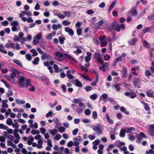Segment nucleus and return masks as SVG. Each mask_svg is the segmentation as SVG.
I'll return each mask as SVG.
<instances>
[{
  "label": "nucleus",
  "instance_id": "obj_46",
  "mask_svg": "<svg viewBox=\"0 0 154 154\" xmlns=\"http://www.w3.org/2000/svg\"><path fill=\"white\" fill-rule=\"evenodd\" d=\"M42 32H40L38 33L36 35H35L34 37L35 38V39H37L39 40L42 37Z\"/></svg>",
  "mask_w": 154,
  "mask_h": 154
},
{
  "label": "nucleus",
  "instance_id": "obj_64",
  "mask_svg": "<svg viewBox=\"0 0 154 154\" xmlns=\"http://www.w3.org/2000/svg\"><path fill=\"white\" fill-rule=\"evenodd\" d=\"M82 29L81 28H78L77 29V33L78 35H81Z\"/></svg>",
  "mask_w": 154,
  "mask_h": 154
},
{
  "label": "nucleus",
  "instance_id": "obj_50",
  "mask_svg": "<svg viewBox=\"0 0 154 154\" xmlns=\"http://www.w3.org/2000/svg\"><path fill=\"white\" fill-rule=\"evenodd\" d=\"M71 22L67 20H64L62 22L63 24L65 26H67L71 24Z\"/></svg>",
  "mask_w": 154,
  "mask_h": 154
},
{
  "label": "nucleus",
  "instance_id": "obj_58",
  "mask_svg": "<svg viewBox=\"0 0 154 154\" xmlns=\"http://www.w3.org/2000/svg\"><path fill=\"white\" fill-rule=\"evenodd\" d=\"M135 136L133 135L129 134L128 135V138L131 141L134 140L135 138Z\"/></svg>",
  "mask_w": 154,
  "mask_h": 154
},
{
  "label": "nucleus",
  "instance_id": "obj_17",
  "mask_svg": "<svg viewBox=\"0 0 154 154\" xmlns=\"http://www.w3.org/2000/svg\"><path fill=\"white\" fill-rule=\"evenodd\" d=\"M42 59L43 60H45L46 59H51L52 57L49 55L48 54L46 53H44L43 55L42 56Z\"/></svg>",
  "mask_w": 154,
  "mask_h": 154
},
{
  "label": "nucleus",
  "instance_id": "obj_32",
  "mask_svg": "<svg viewBox=\"0 0 154 154\" xmlns=\"http://www.w3.org/2000/svg\"><path fill=\"white\" fill-rule=\"evenodd\" d=\"M49 132L52 136H54L57 134H56L58 132V131L57 129L55 128L52 130L50 129Z\"/></svg>",
  "mask_w": 154,
  "mask_h": 154
},
{
  "label": "nucleus",
  "instance_id": "obj_20",
  "mask_svg": "<svg viewBox=\"0 0 154 154\" xmlns=\"http://www.w3.org/2000/svg\"><path fill=\"white\" fill-rule=\"evenodd\" d=\"M126 133H131L133 131H135V129L133 127L125 128Z\"/></svg>",
  "mask_w": 154,
  "mask_h": 154
},
{
  "label": "nucleus",
  "instance_id": "obj_61",
  "mask_svg": "<svg viewBox=\"0 0 154 154\" xmlns=\"http://www.w3.org/2000/svg\"><path fill=\"white\" fill-rule=\"evenodd\" d=\"M90 110L89 109H86L84 111V113L87 116L89 115L90 114Z\"/></svg>",
  "mask_w": 154,
  "mask_h": 154
},
{
  "label": "nucleus",
  "instance_id": "obj_63",
  "mask_svg": "<svg viewBox=\"0 0 154 154\" xmlns=\"http://www.w3.org/2000/svg\"><path fill=\"white\" fill-rule=\"evenodd\" d=\"M2 25L4 26H7L9 24V22L7 20L3 21L1 23Z\"/></svg>",
  "mask_w": 154,
  "mask_h": 154
},
{
  "label": "nucleus",
  "instance_id": "obj_28",
  "mask_svg": "<svg viewBox=\"0 0 154 154\" xmlns=\"http://www.w3.org/2000/svg\"><path fill=\"white\" fill-rule=\"evenodd\" d=\"M125 132H126L125 128L122 129L119 134L120 136L121 137H124L125 136Z\"/></svg>",
  "mask_w": 154,
  "mask_h": 154
},
{
  "label": "nucleus",
  "instance_id": "obj_33",
  "mask_svg": "<svg viewBox=\"0 0 154 154\" xmlns=\"http://www.w3.org/2000/svg\"><path fill=\"white\" fill-rule=\"evenodd\" d=\"M98 97V95L96 93H94L90 96V99L93 100H95Z\"/></svg>",
  "mask_w": 154,
  "mask_h": 154
},
{
  "label": "nucleus",
  "instance_id": "obj_9",
  "mask_svg": "<svg viewBox=\"0 0 154 154\" xmlns=\"http://www.w3.org/2000/svg\"><path fill=\"white\" fill-rule=\"evenodd\" d=\"M149 126L150 127L148 131L150 135L154 136V124L150 125Z\"/></svg>",
  "mask_w": 154,
  "mask_h": 154
},
{
  "label": "nucleus",
  "instance_id": "obj_48",
  "mask_svg": "<svg viewBox=\"0 0 154 154\" xmlns=\"http://www.w3.org/2000/svg\"><path fill=\"white\" fill-rule=\"evenodd\" d=\"M120 110L122 112H124L127 115H128L129 114V112H128L125 111L126 109L123 106H122L120 108Z\"/></svg>",
  "mask_w": 154,
  "mask_h": 154
},
{
  "label": "nucleus",
  "instance_id": "obj_24",
  "mask_svg": "<svg viewBox=\"0 0 154 154\" xmlns=\"http://www.w3.org/2000/svg\"><path fill=\"white\" fill-rule=\"evenodd\" d=\"M0 51L5 54H6L7 53L6 50L5 49V47L3 44H0Z\"/></svg>",
  "mask_w": 154,
  "mask_h": 154
},
{
  "label": "nucleus",
  "instance_id": "obj_14",
  "mask_svg": "<svg viewBox=\"0 0 154 154\" xmlns=\"http://www.w3.org/2000/svg\"><path fill=\"white\" fill-rule=\"evenodd\" d=\"M65 31L68 32L69 34L71 36H73L74 34V32L72 29L69 27H66L65 29Z\"/></svg>",
  "mask_w": 154,
  "mask_h": 154
},
{
  "label": "nucleus",
  "instance_id": "obj_11",
  "mask_svg": "<svg viewBox=\"0 0 154 154\" xmlns=\"http://www.w3.org/2000/svg\"><path fill=\"white\" fill-rule=\"evenodd\" d=\"M86 54L87 56L85 57V61L86 63H88L91 60L92 54L90 52H87Z\"/></svg>",
  "mask_w": 154,
  "mask_h": 154
},
{
  "label": "nucleus",
  "instance_id": "obj_18",
  "mask_svg": "<svg viewBox=\"0 0 154 154\" xmlns=\"http://www.w3.org/2000/svg\"><path fill=\"white\" fill-rule=\"evenodd\" d=\"M64 55L65 59H69L70 60L74 62H75V63H77V61L70 55L67 54L65 53V54H64Z\"/></svg>",
  "mask_w": 154,
  "mask_h": 154
},
{
  "label": "nucleus",
  "instance_id": "obj_41",
  "mask_svg": "<svg viewBox=\"0 0 154 154\" xmlns=\"http://www.w3.org/2000/svg\"><path fill=\"white\" fill-rule=\"evenodd\" d=\"M16 102L18 104H24L25 103V101L23 100H20L19 99H16Z\"/></svg>",
  "mask_w": 154,
  "mask_h": 154
},
{
  "label": "nucleus",
  "instance_id": "obj_21",
  "mask_svg": "<svg viewBox=\"0 0 154 154\" xmlns=\"http://www.w3.org/2000/svg\"><path fill=\"white\" fill-rule=\"evenodd\" d=\"M137 14L136 11L134 9H132L128 13V15L132 16L136 15Z\"/></svg>",
  "mask_w": 154,
  "mask_h": 154
},
{
  "label": "nucleus",
  "instance_id": "obj_16",
  "mask_svg": "<svg viewBox=\"0 0 154 154\" xmlns=\"http://www.w3.org/2000/svg\"><path fill=\"white\" fill-rule=\"evenodd\" d=\"M56 32L55 31H53L51 33H49L46 37V38L48 40H51L52 39L53 36L56 35Z\"/></svg>",
  "mask_w": 154,
  "mask_h": 154
},
{
  "label": "nucleus",
  "instance_id": "obj_40",
  "mask_svg": "<svg viewBox=\"0 0 154 154\" xmlns=\"http://www.w3.org/2000/svg\"><path fill=\"white\" fill-rule=\"evenodd\" d=\"M79 75L85 79L89 81H92V79H91L89 78L88 76L85 75H84L80 73H79Z\"/></svg>",
  "mask_w": 154,
  "mask_h": 154
},
{
  "label": "nucleus",
  "instance_id": "obj_43",
  "mask_svg": "<svg viewBox=\"0 0 154 154\" xmlns=\"http://www.w3.org/2000/svg\"><path fill=\"white\" fill-rule=\"evenodd\" d=\"M14 45V43H7L6 44L5 46L6 48H12L13 49Z\"/></svg>",
  "mask_w": 154,
  "mask_h": 154
},
{
  "label": "nucleus",
  "instance_id": "obj_56",
  "mask_svg": "<svg viewBox=\"0 0 154 154\" xmlns=\"http://www.w3.org/2000/svg\"><path fill=\"white\" fill-rule=\"evenodd\" d=\"M110 58V56L107 54H105L103 57V59L105 61H108Z\"/></svg>",
  "mask_w": 154,
  "mask_h": 154
},
{
  "label": "nucleus",
  "instance_id": "obj_1",
  "mask_svg": "<svg viewBox=\"0 0 154 154\" xmlns=\"http://www.w3.org/2000/svg\"><path fill=\"white\" fill-rule=\"evenodd\" d=\"M18 81L17 83L18 86L21 88H28L31 86L30 80L25 76L19 75L17 77Z\"/></svg>",
  "mask_w": 154,
  "mask_h": 154
},
{
  "label": "nucleus",
  "instance_id": "obj_54",
  "mask_svg": "<svg viewBox=\"0 0 154 154\" xmlns=\"http://www.w3.org/2000/svg\"><path fill=\"white\" fill-rule=\"evenodd\" d=\"M8 128V127L6 125L2 124H0V128L4 130H6Z\"/></svg>",
  "mask_w": 154,
  "mask_h": 154
},
{
  "label": "nucleus",
  "instance_id": "obj_29",
  "mask_svg": "<svg viewBox=\"0 0 154 154\" xmlns=\"http://www.w3.org/2000/svg\"><path fill=\"white\" fill-rule=\"evenodd\" d=\"M62 137L61 135L59 134H57L53 138L54 140L55 141H58L60 140Z\"/></svg>",
  "mask_w": 154,
  "mask_h": 154
},
{
  "label": "nucleus",
  "instance_id": "obj_52",
  "mask_svg": "<svg viewBox=\"0 0 154 154\" xmlns=\"http://www.w3.org/2000/svg\"><path fill=\"white\" fill-rule=\"evenodd\" d=\"M12 123V120L10 118H8L6 121V123L8 125H11Z\"/></svg>",
  "mask_w": 154,
  "mask_h": 154
},
{
  "label": "nucleus",
  "instance_id": "obj_15",
  "mask_svg": "<svg viewBox=\"0 0 154 154\" xmlns=\"http://www.w3.org/2000/svg\"><path fill=\"white\" fill-rule=\"evenodd\" d=\"M56 10L54 11V15L57 16L59 18L61 19H64L66 17V16L64 14H63L60 13V12H55V11H56Z\"/></svg>",
  "mask_w": 154,
  "mask_h": 154
},
{
  "label": "nucleus",
  "instance_id": "obj_49",
  "mask_svg": "<svg viewBox=\"0 0 154 154\" xmlns=\"http://www.w3.org/2000/svg\"><path fill=\"white\" fill-rule=\"evenodd\" d=\"M137 97V94L134 91L131 92V94L130 97L131 99H134Z\"/></svg>",
  "mask_w": 154,
  "mask_h": 154
},
{
  "label": "nucleus",
  "instance_id": "obj_53",
  "mask_svg": "<svg viewBox=\"0 0 154 154\" xmlns=\"http://www.w3.org/2000/svg\"><path fill=\"white\" fill-rule=\"evenodd\" d=\"M25 57L27 60L29 61H30L32 59V56L31 54H26Z\"/></svg>",
  "mask_w": 154,
  "mask_h": 154
},
{
  "label": "nucleus",
  "instance_id": "obj_22",
  "mask_svg": "<svg viewBox=\"0 0 154 154\" xmlns=\"http://www.w3.org/2000/svg\"><path fill=\"white\" fill-rule=\"evenodd\" d=\"M148 97H154V92L151 90H148L146 92Z\"/></svg>",
  "mask_w": 154,
  "mask_h": 154
},
{
  "label": "nucleus",
  "instance_id": "obj_62",
  "mask_svg": "<svg viewBox=\"0 0 154 154\" xmlns=\"http://www.w3.org/2000/svg\"><path fill=\"white\" fill-rule=\"evenodd\" d=\"M64 15L67 17H70L71 14V12L70 11H65L63 12Z\"/></svg>",
  "mask_w": 154,
  "mask_h": 154
},
{
  "label": "nucleus",
  "instance_id": "obj_34",
  "mask_svg": "<svg viewBox=\"0 0 154 154\" xmlns=\"http://www.w3.org/2000/svg\"><path fill=\"white\" fill-rule=\"evenodd\" d=\"M53 68L54 70V72L56 73H58L61 71V70L59 69L58 66L56 64H54Z\"/></svg>",
  "mask_w": 154,
  "mask_h": 154
},
{
  "label": "nucleus",
  "instance_id": "obj_44",
  "mask_svg": "<svg viewBox=\"0 0 154 154\" xmlns=\"http://www.w3.org/2000/svg\"><path fill=\"white\" fill-rule=\"evenodd\" d=\"M106 118L107 122L110 124L113 123V121L110 119L109 117L108 114H106Z\"/></svg>",
  "mask_w": 154,
  "mask_h": 154
},
{
  "label": "nucleus",
  "instance_id": "obj_47",
  "mask_svg": "<svg viewBox=\"0 0 154 154\" xmlns=\"http://www.w3.org/2000/svg\"><path fill=\"white\" fill-rule=\"evenodd\" d=\"M58 131L60 133L64 132L66 130L65 128L63 126L60 127L58 129Z\"/></svg>",
  "mask_w": 154,
  "mask_h": 154
},
{
  "label": "nucleus",
  "instance_id": "obj_60",
  "mask_svg": "<svg viewBox=\"0 0 154 154\" xmlns=\"http://www.w3.org/2000/svg\"><path fill=\"white\" fill-rule=\"evenodd\" d=\"M92 87L89 85H88L86 86L85 88V89L87 92H88L92 90Z\"/></svg>",
  "mask_w": 154,
  "mask_h": 154
},
{
  "label": "nucleus",
  "instance_id": "obj_2",
  "mask_svg": "<svg viewBox=\"0 0 154 154\" xmlns=\"http://www.w3.org/2000/svg\"><path fill=\"white\" fill-rule=\"evenodd\" d=\"M111 28L112 29H115L116 31L119 32L120 30V28L122 29H125L124 24L119 25L117 22L113 23H112Z\"/></svg>",
  "mask_w": 154,
  "mask_h": 154
},
{
  "label": "nucleus",
  "instance_id": "obj_25",
  "mask_svg": "<svg viewBox=\"0 0 154 154\" xmlns=\"http://www.w3.org/2000/svg\"><path fill=\"white\" fill-rule=\"evenodd\" d=\"M62 27L60 23H58L57 25L55 24H53L52 26V28L54 30H57L58 29H59Z\"/></svg>",
  "mask_w": 154,
  "mask_h": 154
},
{
  "label": "nucleus",
  "instance_id": "obj_26",
  "mask_svg": "<svg viewBox=\"0 0 154 154\" xmlns=\"http://www.w3.org/2000/svg\"><path fill=\"white\" fill-rule=\"evenodd\" d=\"M22 48L20 45L18 43H16V44H14L13 49L19 50Z\"/></svg>",
  "mask_w": 154,
  "mask_h": 154
},
{
  "label": "nucleus",
  "instance_id": "obj_35",
  "mask_svg": "<svg viewBox=\"0 0 154 154\" xmlns=\"http://www.w3.org/2000/svg\"><path fill=\"white\" fill-rule=\"evenodd\" d=\"M39 58L38 57H36L32 61V63L34 65H37L38 64V62L39 61Z\"/></svg>",
  "mask_w": 154,
  "mask_h": 154
},
{
  "label": "nucleus",
  "instance_id": "obj_39",
  "mask_svg": "<svg viewBox=\"0 0 154 154\" xmlns=\"http://www.w3.org/2000/svg\"><path fill=\"white\" fill-rule=\"evenodd\" d=\"M30 51L32 53V56L33 57H35L38 55V53L36 51L35 49H33L30 50Z\"/></svg>",
  "mask_w": 154,
  "mask_h": 154
},
{
  "label": "nucleus",
  "instance_id": "obj_10",
  "mask_svg": "<svg viewBox=\"0 0 154 154\" xmlns=\"http://www.w3.org/2000/svg\"><path fill=\"white\" fill-rule=\"evenodd\" d=\"M26 12L27 11H21V12L19 14V17L24 22H26V18L23 17L25 15H26Z\"/></svg>",
  "mask_w": 154,
  "mask_h": 154
},
{
  "label": "nucleus",
  "instance_id": "obj_12",
  "mask_svg": "<svg viewBox=\"0 0 154 154\" xmlns=\"http://www.w3.org/2000/svg\"><path fill=\"white\" fill-rule=\"evenodd\" d=\"M139 101L142 104L144 105V109L145 110L147 111H149L150 110V108L148 104L146 103L144 101L141 100H139Z\"/></svg>",
  "mask_w": 154,
  "mask_h": 154
},
{
  "label": "nucleus",
  "instance_id": "obj_3",
  "mask_svg": "<svg viewBox=\"0 0 154 154\" xmlns=\"http://www.w3.org/2000/svg\"><path fill=\"white\" fill-rule=\"evenodd\" d=\"M92 129L98 134H101L103 132L101 126L99 124H97L92 127Z\"/></svg>",
  "mask_w": 154,
  "mask_h": 154
},
{
  "label": "nucleus",
  "instance_id": "obj_57",
  "mask_svg": "<svg viewBox=\"0 0 154 154\" xmlns=\"http://www.w3.org/2000/svg\"><path fill=\"white\" fill-rule=\"evenodd\" d=\"M146 154H154V150L150 149L147 150L146 152Z\"/></svg>",
  "mask_w": 154,
  "mask_h": 154
},
{
  "label": "nucleus",
  "instance_id": "obj_36",
  "mask_svg": "<svg viewBox=\"0 0 154 154\" xmlns=\"http://www.w3.org/2000/svg\"><path fill=\"white\" fill-rule=\"evenodd\" d=\"M9 70L12 72V73H17V74H19V71L13 67H11L10 68Z\"/></svg>",
  "mask_w": 154,
  "mask_h": 154
},
{
  "label": "nucleus",
  "instance_id": "obj_55",
  "mask_svg": "<svg viewBox=\"0 0 154 154\" xmlns=\"http://www.w3.org/2000/svg\"><path fill=\"white\" fill-rule=\"evenodd\" d=\"M59 40L60 44H63L64 43V41L65 40V38L63 37H59Z\"/></svg>",
  "mask_w": 154,
  "mask_h": 154
},
{
  "label": "nucleus",
  "instance_id": "obj_23",
  "mask_svg": "<svg viewBox=\"0 0 154 154\" xmlns=\"http://www.w3.org/2000/svg\"><path fill=\"white\" fill-rule=\"evenodd\" d=\"M28 139L27 143L28 145H30L32 143L33 141H34V138L32 136L30 135L28 137Z\"/></svg>",
  "mask_w": 154,
  "mask_h": 154
},
{
  "label": "nucleus",
  "instance_id": "obj_59",
  "mask_svg": "<svg viewBox=\"0 0 154 154\" xmlns=\"http://www.w3.org/2000/svg\"><path fill=\"white\" fill-rule=\"evenodd\" d=\"M97 112L95 111H94L92 114V118L94 119H96L97 118Z\"/></svg>",
  "mask_w": 154,
  "mask_h": 154
},
{
  "label": "nucleus",
  "instance_id": "obj_37",
  "mask_svg": "<svg viewBox=\"0 0 154 154\" xmlns=\"http://www.w3.org/2000/svg\"><path fill=\"white\" fill-rule=\"evenodd\" d=\"M13 61L14 63H16L20 67H22L23 66V64L20 61L18 60L14 59L13 60Z\"/></svg>",
  "mask_w": 154,
  "mask_h": 154
},
{
  "label": "nucleus",
  "instance_id": "obj_42",
  "mask_svg": "<svg viewBox=\"0 0 154 154\" xmlns=\"http://www.w3.org/2000/svg\"><path fill=\"white\" fill-rule=\"evenodd\" d=\"M115 133L114 131H111L110 133V137L113 140L115 139Z\"/></svg>",
  "mask_w": 154,
  "mask_h": 154
},
{
  "label": "nucleus",
  "instance_id": "obj_4",
  "mask_svg": "<svg viewBox=\"0 0 154 154\" xmlns=\"http://www.w3.org/2000/svg\"><path fill=\"white\" fill-rule=\"evenodd\" d=\"M94 59L95 60L98 61L99 63L100 64L103 63V61L102 59V56L99 52H96L93 55Z\"/></svg>",
  "mask_w": 154,
  "mask_h": 154
},
{
  "label": "nucleus",
  "instance_id": "obj_5",
  "mask_svg": "<svg viewBox=\"0 0 154 154\" xmlns=\"http://www.w3.org/2000/svg\"><path fill=\"white\" fill-rule=\"evenodd\" d=\"M64 54L65 53L63 52H57L55 53V55L57 57L59 58V59H57V60L60 62H61L62 60L61 59L63 57L64 58Z\"/></svg>",
  "mask_w": 154,
  "mask_h": 154
},
{
  "label": "nucleus",
  "instance_id": "obj_6",
  "mask_svg": "<svg viewBox=\"0 0 154 154\" xmlns=\"http://www.w3.org/2000/svg\"><path fill=\"white\" fill-rule=\"evenodd\" d=\"M133 83L134 86L138 88H140V86L141 85L139 79L137 78H134L133 81Z\"/></svg>",
  "mask_w": 154,
  "mask_h": 154
},
{
  "label": "nucleus",
  "instance_id": "obj_51",
  "mask_svg": "<svg viewBox=\"0 0 154 154\" xmlns=\"http://www.w3.org/2000/svg\"><path fill=\"white\" fill-rule=\"evenodd\" d=\"M31 133L33 135L38 134L40 133V131L38 130H33L31 131Z\"/></svg>",
  "mask_w": 154,
  "mask_h": 154
},
{
  "label": "nucleus",
  "instance_id": "obj_7",
  "mask_svg": "<svg viewBox=\"0 0 154 154\" xmlns=\"http://www.w3.org/2000/svg\"><path fill=\"white\" fill-rule=\"evenodd\" d=\"M13 135L15 139L13 141L14 143L15 144L18 143L20 139V137L19 135L17 132H14Z\"/></svg>",
  "mask_w": 154,
  "mask_h": 154
},
{
  "label": "nucleus",
  "instance_id": "obj_30",
  "mask_svg": "<svg viewBox=\"0 0 154 154\" xmlns=\"http://www.w3.org/2000/svg\"><path fill=\"white\" fill-rule=\"evenodd\" d=\"M116 4V2H112V3L109 6V9H108V11L109 13H110L112 9L115 6Z\"/></svg>",
  "mask_w": 154,
  "mask_h": 154
},
{
  "label": "nucleus",
  "instance_id": "obj_45",
  "mask_svg": "<svg viewBox=\"0 0 154 154\" xmlns=\"http://www.w3.org/2000/svg\"><path fill=\"white\" fill-rule=\"evenodd\" d=\"M127 148L126 146H124L121 148L122 151H123V152L125 154H129V151H127Z\"/></svg>",
  "mask_w": 154,
  "mask_h": 154
},
{
  "label": "nucleus",
  "instance_id": "obj_27",
  "mask_svg": "<svg viewBox=\"0 0 154 154\" xmlns=\"http://www.w3.org/2000/svg\"><path fill=\"white\" fill-rule=\"evenodd\" d=\"M75 85L78 87H82V84L81 82L78 79H75Z\"/></svg>",
  "mask_w": 154,
  "mask_h": 154
},
{
  "label": "nucleus",
  "instance_id": "obj_19",
  "mask_svg": "<svg viewBox=\"0 0 154 154\" xmlns=\"http://www.w3.org/2000/svg\"><path fill=\"white\" fill-rule=\"evenodd\" d=\"M137 41L136 38H133L128 41V43L130 45H136Z\"/></svg>",
  "mask_w": 154,
  "mask_h": 154
},
{
  "label": "nucleus",
  "instance_id": "obj_8",
  "mask_svg": "<svg viewBox=\"0 0 154 154\" xmlns=\"http://www.w3.org/2000/svg\"><path fill=\"white\" fill-rule=\"evenodd\" d=\"M102 66H100L99 69L100 70H102L103 72H105L106 71V69H107L109 66V64L107 63H103Z\"/></svg>",
  "mask_w": 154,
  "mask_h": 154
},
{
  "label": "nucleus",
  "instance_id": "obj_38",
  "mask_svg": "<svg viewBox=\"0 0 154 154\" xmlns=\"http://www.w3.org/2000/svg\"><path fill=\"white\" fill-rule=\"evenodd\" d=\"M10 24L11 26H17L19 25V23L17 21H14L10 23Z\"/></svg>",
  "mask_w": 154,
  "mask_h": 154
},
{
  "label": "nucleus",
  "instance_id": "obj_13",
  "mask_svg": "<svg viewBox=\"0 0 154 154\" xmlns=\"http://www.w3.org/2000/svg\"><path fill=\"white\" fill-rule=\"evenodd\" d=\"M108 95L106 93H104L102 94L100 97L99 100L100 101L103 100L104 101H106V99L108 98Z\"/></svg>",
  "mask_w": 154,
  "mask_h": 154
},
{
  "label": "nucleus",
  "instance_id": "obj_31",
  "mask_svg": "<svg viewBox=\"0 0 154 154\" xmlns=\"http://www.w3.org/2000/svg\"><path fill=\"white\" fill-rule=\"evenodd\" d=\"M5 77L8 81L11 82L12 83H15V79L10 77L9 75H7Z\"/></svg>",
  "mask_w": 154,
  "mask_h": 154
}]
</instances>
